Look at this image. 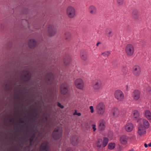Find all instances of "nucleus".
Instances as JSON below:
<instances>
[{
  "label": "nucleus",
  "instance_id": "de8ad7c7",
  "mask_svg": "<svg viewBox=\"0 0 151 151\" xmlns=\"http://www.w3.org/2000/svg\"><path fill=\"white\" fill-rule=\"evenodd\" d=\"M11 121H12V120L11 119H10L9 120V122H11Z\"/></svg>",
  "mask_w": 151,
  "mask_h": 151
},
{
  "label": "nucleus",
  "instance_id": "09e8293b",
  "mask_svg": "<svg viewBox=\"0 0 151 151\" xmlns=\"http://www.w3.org/2000/svg\"><path fill=\"white\" fill-rule=\"evenodd\" d=\"M51 80V78H50V79H49V81H50V80Z\"/></svg>",
  "mask_w": 151,
  "mask_h": 151
},
{
  "label": "nucleus",
  "instance_id": "58836bf2",
  "mask_svg": "<svg viewBox=\"0 0 151 151\" xmlns=\"http://www.w3.org/2000/svg\"><path fill=\"white\" fill-rule=\"evenodd\" d=\"M33 140V138H32L30 139V142L31 143H32Z\"/></svg>",
  "mask_w": 151,
  "mask_h": 151
},
{
  "label": "nucleus",
  "instance_id": "f03ea898",
  "mask_svg": "<svg viewBox=\"0 0 151 151\" xmlns=\"http://www.w3.org/2000/svg\"><path fill=\"white\" fill-rule=\"evenodd\" d=\"M126 55L128 56H132L134 54L135 49L133 45L131 43L127 44L125 47Z\"/></svg>",
  "mask_w": 151,
  "mask_h": 151
},
{
  "label": "nucleus",
  "instance_id": "39448f33",
  "mask_svg": "<svg viewBox=\"0 0 151 151\" xmlns=\"http://www.w3.org/2000/svg\"><path fill=\"white\" fill-rule=\"evenodd\" d=\"M102 84V82L100 80H96L92 85L94 91L97 92L99 91L101 87Z\"/></svg>",
  "mask_w": 151,
  "mask_h": 151
},
{
  "label": "nucleus",
  "instance_id": "393cba45",
  "mask_svg": "<svg viewBox=\"0 0 151 151\" xmlns=\"http://www.w3.org/2000/svg\"><path fill=\"white\" fill-rule=\"evenodd\" d=\"M102 139H100L98 140V141L96 143V147L98 148V149H99L102 146Z\"/></svg>",
  "mask_w": 151,
  "mask_h": 151
},
{
  "label": "nucleus",
  "instance_id": "49530a36",
  "mask_svg": "<svg viewBox=\"0 0 151 151\" xmlns=\"http://www.w3.org/2000/svg\"><path fill=\"white\" fill-rule=\"evenodd\" d=\"M129 151H134V150L133 149H132L131 150H129Z\"/></svg>",
  "mask_w": 151,
  "mask_h": 151
},
{
  "label": "nucleus",
  "instance_id": "0eeeda50",
  "mask_svg": "<svg viewBox=\"0 0 151 151\" xmlns=\"http://www.w3.org/2000/svg\"><path fill=\"white\" fill-rule=\"evenodd\" d=\"M75 85L76 87L80 89H83L84 87V83L83 80L81 78L76 79L75 81Z\"/></svg>",
  "mask_w": 151,
  "mask_h": 151
},
{
  "label": "nucleus",
  "instance_id": "9d476101",
  "mask_svg": "<svg viewBox=\"0 0 151 151\" xmlns=\"http://www.w3.org/2000/svg\"><path fill=\"white\" fill-rule=\"evenodd\" d=\"M121 111L117 108H114L112 109L111 111V114L113 117L116 118L119 117L120 115Z\"/></svg>",
  "mask_w": 151,
  "mask_h": 151
},
{
  "label": "nucleus",
  "instance_id": "7ed1b4c3",
  "mask_svg": "<svg viewBox=\"0 0 151 151\" xmlns=\"http://www.w3.org/2000/svg\"><path fill=\"white\" fill-rule=\"evenodd\" d=\"M114 95L115 98L119 101H122L124 99V93L121 90H117L115 91Z\"/></svg>",
  "mask_w": 151,
  "mask_h": 151
},
{
  "label": "nucleus",
  "instance_id": "473e14b6",
  "mask_svg": "<svg viewBox=\"0 0 151 151\" xmlns=\"http://www.w3.org/2000/svg\"><path fill=\"white\" fill-rule=\"evenodd\" d=\"M5 27L4 24L3 23H0V30H3Z\"/></svg>",
  "mask_w": 151,
  "mask_h": 151
},
{
  "label": "nucleus",
  "instance_id": "4be33fe9",
  "mask_svg": "<svg viewBox=\"0 0 151 151\" xmlns=\"http://www.w3.org/2000/svg\"><path fill=\"white\" fill-rule=\"evenodd\" d=\"M139 112L138 111L135 110L133 111L132 116L133 118L136 119L139 117Z\"/></svg>",
  "mask_w": 151,
  "mask_h": 151
},
{
  "label": "nucleus",
  "instance_id": "aec40b11",
  "mask_svg": "<svg viewBox=\"0 0 151 151\" xmlns=\"http://www.w3.org/2000/svg\"><path fill=\"white\" fill-rule=\"evenodd\" d=\"M145 117L148 120H151V112L149 110H146L145 111Z\"/></svg>",
  "mask_w": 151,
  "mask_h": 151
},
{
  "label": "nucleus",
  "instance_id": "c03bdc74",
  "mask_svg": "<svg viewBox=\"0 0 151 151\" xmlns=\"http://www.w3.org/2000/svg\"><path fill=\"white\" fill-rule=\"evenodd\" d=\"M148 145L150 147H151V142L148 144Z\"/></svg>",
  "mask_w": 151,
  "mask_h": 151
},
{
  "label": "nucleus",
  "instance_id": "c756f323",
  "mask_svg": "<svg viewBox=\"0 0 151 151\" xmlns=\"http://www.w3.org/2000/svg\"><path fill=\"white\" fill-rule=\"evenodd\" d=\"M71 142L73 145H75L78 143V139L76 137H74L71 140Z\"/></svg>",
  "mask_w": 151,
  "mask_h": 151
},
{
  "label": "nucleus",
  "instance_id": "423d86ee",
  "mask_svg": "<svg viewBox=\"0 0 151 151\" xmlns=\"http://www.w3.org/2000/svg\"><path fill=\"white\" fill-rule=\"evenodd\" d=\"M132 72L134 76H139L141 72V68L138 65L134 66L132 69Z\"/></svg>",
  "mask_w": 151,
  "mask_h": 151
},
{
  "label": "nucleus",
  "instance_id": "4468645a",
  "mask_svg": "<svg viewBox=\"0 0 151 151\" xmlns=\"http://www.w3.org/2000/svg\"><path fill=\"white\" fill-rule=\"evenodd\" d=\"M132 97L135 100H137L140 98V93L137 90H134L132 94Z\"/></svg>",
  "mask_w": 151,
  "mask_h": 151
},
{
  "label": "nucleus",
  "instance_id": "37998d69",
  "mask_svg": "<svg viewBox=\"0 0 151 151\" xmlns=\"http://www.w3.org/2000/svg\"><path fill=\"white\" fill-rule=\"evenodd\" d=\"M126 88L127 90H128L129 89V86H126Z\"/></svg>",
  "mask_w": 151,
  "mask_h": 151
},
{
  "label": "nucleus",
  "instance_id": "a878e982",
  "mask_svg": "<svg viewBox=\"0 0 151 151\" xmlns=\"http://www.w3.org/2000/svg\"><path fill=\"white\" fill-rule=\"evenodd\" d=\"M109 142V139L106 137H104L103 142V147H105L107 145Z\"/></svg>",
  "mask_w": 151,
  "mask_h": 151
},
{
  "label": "nucleus",
  "instance_id": "a19ab883",
  "mask_svg": "<svg viewBox=\"0 0 151 151\" xmlns=\"http://www.w3.org/2000/svg\"><path fill=\"white\" fill-rule=\"evenodd\" d=\"M100 42H98L97 44H96V46H98V45L99 44H100Z\"/></svg>",
  "mask_w": 151,
  "mask_h": 151
},
{
  "label": "nucleus",
  "instance_id": "3c124183",
  "mask_svg": "<svg viewBox=\"0 0 151 151\" xmlns=\"http://www.w3.org/2000/svg\"><path fill=\"white\" fill-rule=\"evenodd\" d=\"M81 58H82L83 59V57H82Z\"/></svg>",
  "mask_w": 151,
  "mask_h": 151
},
{
  "label": "nucleus",
  "instance_id": "f8f14e48",
  "mask_svg": "<svg viewBox=\"0 0 151 151\" xmlns=\"http://www.w3.org/2000/svg\"><path fill=\"white\" fill-rule=\"evenodd\" d=\"M124 128L127 132H130L132 131L133 129V125L132 123H129L126 124L124 126Z\"/></svg>",
  "mask_w": 151,
  "mask_h": 151
},
{
  "label": "nucleus",
  "instance_id": "8fccbe9b",
  "mask_svg": "<svg viewBox=\"0 0 151 151\" xmlns=\"http://www.w3.org/2000/svg\"><path fill=\"white\" fill-rule=\"evenodd\" d=\"M66 39L67 40L68 39L67 38H66Z\"/></svg>",
  "mask_w": 151,
  "mask_h": 151
},
{
  "label": "nucleus",
  "instance_id": "f704fd0d",
  "mask_svg": "<svg viewBox=\"0 0 151 151\" xmlns=\"http://www.w3.org/2000/svg\"><path fill=\"white\" fill-rule=\"evenodd\" d=\"M92 129L93 130V131L95 132L96 129V126L95 124H93L92 126Z\"/></svg>",
  "mask_w": 151,
  "mask_h": 151
},
{
  "label": "nucleus",
  "instance_id": "cd10ccee",
  "mask_svg": "<svg viewBox=\"0 0 151 151\" xmlns=\"http://www.w3.org/2000/svg\"><path fill=\"white\" fill-rule=\"evenodd\" d=\"M25 78H27V79L26 80V81H27L31 77V74L29 72L27 71L26 72L25 75Z\"/></svg>",
  "mask_w": 151,
  "mask_h": 151
},
{
  "label": "nucleus",
  "instance_id": "20e7f679",
  "mask_svg": "<svg viewBox=\"0 0 151 151\" xmlns=\"http://www.w3.org/2000/svg\"><path fill=\"white\" fill-rule=\"evenodd\" d=\"M66 13L68 17L71 18H73L76 15V10L72 6H69L67 8Z\"/></svg>",
  "mask_w": 151,
  "mask_h": 151
},
{
  "label": "nucleus",
  "instance_id": "f257e3e1",
  "mask_svg": "<svg viewBox=\"0 0 151 151\" xmlns=\"http://www.w3.org/2000/svg\"><path fill=\"white\" fill-rule=\"evenodd\" d=\"M105 109V105L102 102L99 103L97 104L96 107V112L99 115H103L104 114Z\"/></svg>",
  "mask_w": 151,
  "mask_h": 151
},
{
  "label": "nucleus",
  "instance_id": "e433bc0d",
  "mask_svg": "<svg viewBox=\"0 0 151 151\" xmlns=\"http://www.w3.org/2000/svg\"><path fill=\"white\" fill-rule=\"evenodd\" d=\"M74 115H78L79 116H80L81 115V114L80 113H77V112H75L74 113Z\"/></svg>",
  "mask_w": 151,
  "mask_h": 151
},
{
  "label": "nucleus",
  "instance_id": "7c9ffc66",
  "mask_svg": "<svg viewBox=\"0 0 151 151\" xmlns=\"http://www.w3.org/2000/svg\"><path fill=\"white\" fill-rule=\"evenodd\" d=\"M117 4L119 6L122 5L124 2V0H116Z\"/></svg>",
  "mask_w": 151,
  "mask_h": 151
},
{
  "label": "nucleus",
  "instance_id": "f3484780",
  "mask_svg": "<svg viewBox=\"0 0 151 151\" xmlns=\"http://www.w3.org/2000/svg\"><path fill=\"white\" fill-rule=\"evenodd\" d=\"M139 124H142L143 127L145 129L148 128L149 126V123L147 120L146 119H143L141 123Z\"/></svg>",
  "mask_w": 151,
  "mask_h": 151
},
{
  "label": "nucleus",
  "instance_id": "79ce46f5",
  "mask_svg": "<svg viewBox=\"0 0 151 151\" xmlns=\"http://www.w3.org/2000/svg\"><path fill=\"white\" fill-rule=\"evenodd\" d=\"M53 75L52 74H51V78H53Z\"/></svg>",
  "mask_w": 151,
  "mask_h": 151
},
{
  "label": "nucleus",
  "instance_id": "c9c22d12",
  "mask_svg": "<svg viewBox=\"0 0 151 151\" xmlns=\"http://www.w3.org/2000/svg\"><path fill=\"white\" fill-rule=\"evenodd\" d=\"M58 105L59 107H60L61 108L63 109L64 108V106L61 105V104L60 103H58Z\"/></svg>",
  "mask_w": 151,
  "mask_h": 151
},
{
  "label": "nucleus",
  "instance_id": "5701e85b",
  "mask_svg": "<svg viewBox=\"0 0 151 151\" xmlns=\"http://www.w3.org/2000/svg\"><path fill=\"white\" fill-rule=\"evenodd\" d=\"M116 147V144L114 142H111L108 145V148L109 150H112L114 149Z\"/></svg>",
  "mask_w": 151,
  "mask_h": 151
},
{
  "label": "nucleus",
  "instance_id": "6e6552de",
  "mask_svg": "<svg viewBox=\"0 0 151 151\" xmlns=\"http://www.w3.org/2000/svg\"><path fill=\"white\" fill-rule=\"evenodd\" d=\"M62 130L60 128H56L53 132V136L56 139H59L61 136Z\"/></svg>",
  "mask_w": 151,
  "mask_h": 151
},
{
  "label": "nucleus",
  "instance_id": "b1692460",
  "mask_svg": "<svg viewBox=\"0 0 151 151\" xmlns=\"http://www.w3.org/2000/svg\"><path fill=\"white\" fill-rule=\"evenodd\" d=\"M56 31L53 28L51 27L49 28V32L50 36H52L54 35L56 33Z\"/></svg>",
  "mask_w": 151,
  "mask_h": 151
},
{
  "label": "nucleus",
  "instance_id": "a211bd4d",
  "mask_svg": "<svg viewBox=\"0 0 151 151\" xmlns=\"http://www.w3.org/2000/svg\"><path fill=\"white\" fill-rule=\"evenodd\" d=\"M12 87V85L10 81H8L6 83L5 86V89L6 90L9 91L11 90Z\"/></svg>",
  "mask_w": 151,
  "mask_h": 151
},
{
  "label": "nucleus",
  "instance_id": "2eb2a0df",
  "mask_svg": "<svg viewBox=\"0 0 151 151\" xmlns=\"http://www.w3.org/2000/svg\"><path fill=\"white\" fill-rule=\"evenodd\" d=\"M128 137L125 135H122L120 138V141L123 145L126 144L127 142Z\"/></svg>",
  "mask_w": 151,
  "mask_h": 151
},
{
  "label": "nucleus",
  "instance_id": "9b49d317",
  "mask_svg": "<svg viewBox=\"0 0 151 151\" xmlns=\"http://www.w3.org/2000/svg\"><path fill=\"white\" fill-rule=\"evenodd\" d=\"M104 121L102 120L99 121L98 125V128L99 130L101 131L105 129L106 127Z\"/></svg>",
  "mask_w": 151,
  "mask_h": 151
},
{
  "label": "nucleus",
  "instance_id": "4c0bfd02",
  "mask_svg": "<svg viewBox=\"0 0 151 151\" xmlns=\"http://www.w3.org/2000/svg\"><path fill=\"white\" fill-rule=\"evenodd\" d=\"M66 151H73V150L71 148H68Z\"/></svg>",
  "mask_w": 151,
  "mask_h": 151
},
{
  "label": "nucleus",
  "instance_id": "a18cd8bd",
  "mask_svg": "<svg viewBox=\"0 0 151 151\" xmlns=\"http://www.w3.org/2000/svg\"><path fill=\"white\" fill-rule=\"evenodd\" d=\"M119 150H122V147H121L120 148H119Z\"/></svg>",
  "mask_w": 151,
  "mask_h": 151
},
{
  "label": "nucleus",
  "instance_id": "412c9836",
  "mask_svg": "<svg viewBox=\"0 0 151 151\" xmlns=\"http://www.w3.org/2000/svg\"><path fill=\"white\" fill-rule=\"evenodd\" d=\"M36 44V42L33 39L30 40L28 42V45L31 48L34 47Z\"/></svg>",
  "mask_w": 151,
  "mask_h": 151
},
{
  "label": "nucleus",
  "instance_id": "c85d7f7f",
  "mask_svg": "<svg viewBox=\"0 0 151 151\" xmlns=\"http://www.w3.org/2000/svg\"><path fill=\"white\" fill-rule=\"evenodd\" d=\"M106 34L109 37H111L112 36V32L110 29H108L106 30Z\"/></svg>",
  "mask_w": 151,
  "mask_h": 151
},
{
  "label": "nucleus",
  "instance_id": "1a4fd4ad",
  "mask_svg": "<svg viewBox=\"0 0 151 151\" xmlns=\"http://www.w3.org/2000/svg\"><path fill=\"white\" fill-rule=\"evenodd\" d=\"M146 129L142 124H139L138 128L137 133L140 136H144L146 133Z\"/></svg>",
  "mask_w": 151,
  "mask_h": 151
},
{
  "label": "nucleus",
  "instance_id": "ea45409f",
  "mask_svg": "<svg viewBox=\"0 0 151 151\" xmlns=\"http://www.w3.org/2000/svg\"><path fill=\"white\" fill-rule=\"evenodd\" d=\"M144 146H145V147L146 148V147H147L148 145H147V144L145 143V144H144Z\"/></svg>",
  "mask_w": 151,
  "mask_h": 151
},
{
  "label": "nucleus",
  "instance_id": "bb28decb",
  "mask_svg": "<svg viewBox=\"0 0 151 151\" xmlns=\"http://www.w3.org/2000/svg\"><path fill=\"white\" fill-rule=\"evenodd\" d=\"M110 51H107L102 52L101 53V55L104 57H108L110 55Z\"/></svg>",
  "mask_w": 151,
  "mask_h": 151
},
{
  "label": "nucleus",
  "instance_id": "2f4dec72",
  "mask_svg": "<svg viewBox=\"0 0 151 151\" xmlns=\"http://www.w3.org/2000/svg\"><path fill=\"white\" fill-rule=\"evenodd\" d=\"M122 71L124 73H126L128 71V69L126 66L123 67L122 69Z\"/></svg>",
  "mask_w": 151,
  "mask_h": 151
},
{
  "label": "nucleus",
  "instance_id": "6ab92c4d",
  "mask_svg": "<svg viewBox=\"0 0 151 151\" xmlns=\"http://www.w3.org/2000/svg\"><path fill=\"white\" fill-rule=\"evenodd\" d=\"M61 91L62 93L66 94L68 91V89L65 85H62L61 86Z\"/></svg>",
  "mask_w": 151,
  "mask_h": 151
},
{
  "label": "nucleus",
  "instance_id": "72a5a7b5",
  "mask_svg": "<svg viewBox=\"0 0 151 151\" xmlns=\"http://www.w3.org/2000/svg\"><path fill=\"white\" fill-rule=\"evenodd\" d=\"M89 109L90 110V112L91 113H93L94 112V107L93 106H90L89 107Z\"/></svg>",
  "mask_w": 151,
  "mask_h": 151
},
{
  "label": "nucleus",
  "instance_id": "dca6fc26",
  "mask_svg": "<svg viewBox=\"0 0 151 151\" xmlns=\"http://www.w3.org/2000/svg\"><path fill=\"white\" fill-rule=\"evenodd\" d=\"M48 150V143L47 142L43 143L42 144L40 147V150L41 151H47Z\"/></svg>",
  "mask_w": 151,
  "mask_h": 151
},
{
  "label": "nucleus",
  "instance_id": "ddd939ff",
  "mask_svg": "<svg viewBox=\"0 0 151 151\" xmlns=\"http://www.w3.org/2000/svg\"><path fill=\"white\" fill-rule=\"evenodd\" d=\"M89 12L91 14H96L97 13V9L96 7L93 5L90 6L88 9Z\"/></svg>",
  "mask_w": 151,
  "mask_h": 151
}]
</instances>
